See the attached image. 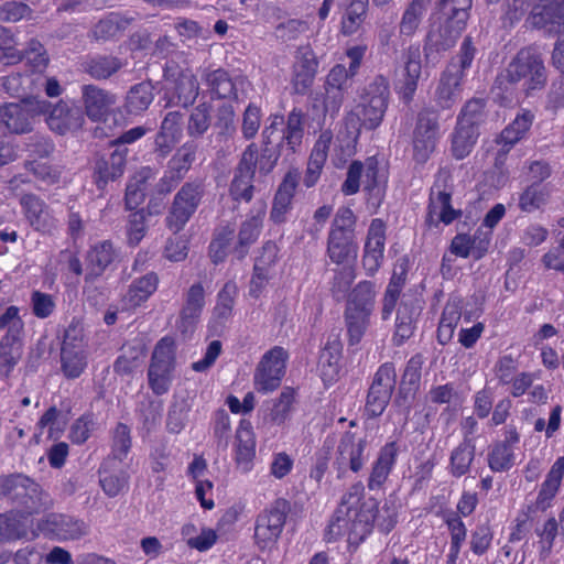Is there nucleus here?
Instances as JSON below:
<instances>
[{
  "mask_svg": "<svg viewBox=\"0 0 564 564\" xmlns=\"http://www.w3.org/2000/svg\"><path fill=\"white\" fill-rule=\"evenodd\" d=\"M364 491L362 482L358 481L343 496L340 507L335 511L327 527L326 535L329 541L347 534L350 543H358L371 532L373 522L384 533H389L394 528L397 513L393 509L384 506L372 516L355 508L362 498Z\"/></svg>",
  "mask_w": 564,
  "mask_h": 564,
  "instance_id": "obj_1",
  "label": "nucleus"
},
{
  "mask_svg": "<svg viewBox=\"0 0 564 564\" xmlns=\"http://www.w3.org/2000/svg\"><path fill=\"white\" fill-rule=\"evenodd\" d=\"M389 99V82L382 75H377L360 94L358 104L347 113L346 127L355 133L356 138L362 129L376 130L383 121Z\"/></svg>",
  "mask_w": 564,
  "mask_h": 564,
  "instance_id": "obj_2",
  "label": "nucleus"
},
{
  "mask_svg": "<svg viewBox=\"0 0 564 564\" xmlns=\"http://www.w3.org/2000/svg\"><path fill=\"white\" fill-rule=\"evenodd\" d=\"M476 54L469 36L465 37L456 58L441 73L434 91V101L441 109H451L459 100L465 72L471 66Z\"/></svg>",
  "mask_w": 564,
  "mask_h": 564,
  "instance_id": "obj_3",
  "label": "nucleus"
},
{
  "mask_svg": "<svg viewBox=\"0 0 564 564\" xmlns=\"http://www.w3.org/2000/svg\"><path fill=\"white\" fill-rule=\"evenodd\" d=\"M507 80L529 94L542 89L547 80L542 53L535 46L521 48L506 69Z\"/></svg>",
  "mask_w": 564,
  "mask_h": 564,
  "instance_id": "obj_4",
  "label": "nucleus"
},
{
  "mask_svg": "<svg viewBox=\"0 0 564 564\" xmlns=\"http://www.w3.org/2000/svg\"><path fill=\"white\" fill-rule=\"evenodd\" d=\"M7 498L21 516L40 513L52 506L41 486L23 474L8 475Z\"/></svg>",
  "mask_w": 564,
  "mask_h": 564,
  "instance_id": "obj_5",
  "label": "nucleus"
},
{
  "mask_svg": "<svg viewBox=\"0 0 564 564\" xmlns=\"http://www.w3.org/2000/svg\"><path fill=\"white\" fill-rule=\"evenodd\" d=\"M48 109V101L36 97L17 102L0 104V123L10 132L26 134L33 130L35 119Z\"/></svg>",
  "mask_w": 564,
  "mask_h": 564,
  "instance_id": "obj_6",
  "label": "nucleus"
},
{
  "mask_svg": "<svg viewBox=\"0 0 564 564\" xmlns=\"http://www.w3.org/2000/svg\"><path fill=\"white\" fill-rule=\"evenodd\" d=\"M0 329H7L0 339V367L9 375L23 354L24 323L17 306H9L0 315Z\"/></svg>",
  "mask_w": 564,
  "mask_h": 564,
  "instance_id": "obj_7",
  "label": "nucleus"
},
{
  "mask_svg": "<svg viewBox=\"0 0 564 564\" xmlns=\"http://www.w3.org/2000/svg\"><path fill=\"white\" fill-rule=\"evenodd\" d=\"M205 195L202 181L184 183L175 194L165 218L166 227L174 234L181 231L198 209Z\"/></svg>",
  "mask_w": 564,
  "mask_h": 564,
  "instance_id": "obj_8",
  "label": "nucleus"
},
{
  "mask_svg": "<svg viewBox=\"0 0 564 564\" xmlns=\"http://www.w3.org/2000/svg\"><path fill=\"white\" fill-rule=\"evenodd\" d=\"M452 176L448 170L441 169L430 192L429 212L426 223L429 226H438L452 224L457 219L462 212L454 209L451 205L452 200Z\"/></svg>",
  "mask_w": 564,
  "mask_h": 564,
  "instance_id": "obj_9",
  "label": "nucleus"
},
{
  "mask_svg": "<svg viewBox=\"0 0 564 564\" xmlns=\"http://www.w3.org/2000/svg\"><path fill=\"white\" fill-rule=\"evenodd\" d=\"M289 511V501L279 498L258 516L254 528V541L259 549H271L278 542Z\"/></svg>",
  "mask_w": 564,
  "mask_h": 564,
  "instance_id": "obj_10",
  "label": "nucleus"
},
{
  "mask_svg": "<svg viewBox=\"0 0 564 564\" xmlns=\"http://www.w3.org/2000/svg\"><path fill=\"white\" fill-rule=\"evenodd\" d=\"M174 362V341L164 337L155 345L148 370L149 386L155 394L169 391Z\"/></svg>",
  "mask_w": 564,
  "mask_h": 564,
  "instance_id": "obj_11",
  "label": "nucleus"
},
{
  "mask_svg": "<svg viewBox=\"0 0 564 564\" xmlns=\"http://www.w3.org/2000/svg\"><path fill=\"white\" fill-rule=\"evenodd\" d=\"M288 358V351L280 346H274L262 356L254 372L258 392L269 393L280 387Z\"/></svg>",
  "mask_w": 564,
  "mask_h": 564,
  "instance_id": "obj_12",
  "label": "nucleus"
},
{
  "mask_svg": "<svg viewBox=\"0 0 564 564\" xmlns=\"http://www.w3.org/2000/svg\"><path fill=\"white\" fill-rule=\"evenodd\" d=\"M464 29L446 18L433 22L424 40L423 52L425 61L427 63L437 62L444 52L451 50L456 44Z\"/></svg>",
  "mask_w": 564,
  "mask_h": 564,
  "instance_id": "obj_13",
  "label": "nucleus"
},
{
  "mask_svg": "<svg viewBox=\"0 0 564 564\" xmlns=\"http://www.w3.org/2000/svg\"><path fill=\"white\" fill-rule=\"evenodd\" d=\"M438 137V116L435 111L424 109L417 115L413 131V160L425 164L434 152Z\"/></svg>",
  "mask_w": 564,
  "mask_h": 564,
  "instance_id": "obj_14",
  "label": "nucleus"
},
{
  "mask_svg": "<svg viewBox=\"0 0 564 564\" xmlns=\"http://www.w3.org/2000/svg\"><path fill=\"white\" fill-rule=\"evenodd\" d=\"M395 382L394 365L392 362L381 365L375 373L367 395L366 412L369 416L377 417L383 413L395 388Z\"/></svg>",
  "mask_w": 564,
  "mask_h": 564,
  "instance_id": "obj_15",
  "label": "nucleus"
},
{
  "mask_svg": "<svg viewBox=\"0 0 564 564\" xmlns=\"http://www.w3.org/2000/svg\"><path fill=\"white\" fill-rule=\"evenodd\" d=\"M39 529L57 541H75L89 533L84 519L65 513H50L39 523Z\"/></svg>",
  "mask_w": 564,
  "mask_h": 564,
  "instance_id": "obj_16",
  "label": "nucleus"
},
{
  "mask_svg": "<svg viewBox=\"0 0 564 564\" xmlns=\"http://www.w3.org/2000/svg\"><path fill=\"white\" fill-rule=\"evenodd\" d=\"M127 148H116L109 154H96L93 160V181L99 191L120 178L127 164Z\"/></svg>",
  "mask_w": 564,
  "mask_h": 564,
  "instance_id": "obj_17",
  "label": "nucleus"
},
{
  "mask_svg": "<svg viewBox=\"0 0 564 564\" xmlns=\"http://www.w3.org/2000/svg\"><path fill=\"white\" fill-rule=\"evenodd\" d=\"M42 116H46L45 121L48 128L59 135L78 131L85 122L83 110L64 100L55 105L48 101V109Z\"/></svg>",
  "mask_w": 564,
  "mask_h": 564,
  "instance_id": "obj_18",
  "label": "nucleus"
},
{
  "mask_svg": "<svg viewBox=\"0 0 564 564\" xmlns=\"http://www.w3.org/2000/svg\"><path fill=\"white\" fill-rule=\"evenodd\" d=\"M205 306V290L202 283H194L184 294L176 328L184 338L189 337L199 323Z\"/></svg>",
  "mask_w": 564,
  "mask_h": 564,
  "instance_id": "obj_19",
  "label": "nucleus"
},
{
  "mask_svg": "<svg viewBox=\"0 0 564 564\" xmlns=\"http://www.w3.org/2000/svg\"><path fill=\"white\" fill-rule=\"evenodd\" d=\"M318 69V59L310 46H301L295 53L292 66L291 86L294 94L305 95L310 91Z\"/></svg>",
  "mask_w": 564,
  "mask_h": 564,
  "instance_id": "obj_20",
  "label": "nucleus"
},
{
  "mask_svg": "<svg viewBox=\"0 0 564 564\" xmlns=\"http://www.w3.org/2000/svg\"><path fill=\"white\" fill-rule=\"evenodd\" d=\"M386 243V224L379 218L371 220L368 228L362 267L367 275L372 276L381 267Z\"/></svg>",
  "mask_w": 564,
  "mask_h": 564,
  "instance_id": "obj_21",
  "label": "nucleus"
},
{
  "mask_svg": "<svg viewBox=\"0 0 564 564\" xmlns=\"http://www.w3.org/2000/svg\"><path fill=\"white\" fill-rule=\"evenodd\" d=\"M19 203L26 221L34 230L48 235L53 232L56 228V219L50 206L41 197L32 193L23 194Z\"/></svg>",
  "mask_w": 564,
  "mask_h": 564,
  "instance_id": "obj_22",
  "label": "nucleus"
},
{
  "mask_svg": "<svg viewBox=\"0 0 564 564\" xmlns=\"http://www.w3.org/2000/svg\"><path fill=\"white\" fill-rule=\"evenodd\" d=\"M367 445L366 438L346 432L337 446L336 463L339 468L349 467L354 473L360 471L369 456L366 453Z\"/></svg>",
  "mask_w": 564,
  "mask_h": 564,
  "instance_id": "obj_23",
  "label": "nucleus"
},
{
  "mask_svg": "<svg viewBox=\"0 0 564 564\" xmlns=\"http://www.w3.org/2000/svg\"><path fill=\"white\" fill-rule=\"evenodd\" d=\"M75 340H77V328L69 326L65 332L61 349L62 371L68 379L78 378L87 366V355L80 344L74 343Z\"/></svg>",
  "mask_w": 564,
  "mask_h": 564,
  "instance_id": "obj_24",
  "label": "nucleus"
},
{
  "mask_svg": "<svg viewBox=\"0 0 564 564\" xmlns=\"http://www.w3.org/2000/svg\"><path fill=\"white\" fill-rule=\"evenodd\" d=\"M164 78L173 82L178 105L186 108L194 104L199 93V85L191 69H181L175 63L167 64L164 68Z\"/></svg>",
  "mask_w": 564,
  "mask_h": 564,
  "instance_id": "obj_25",
  "label": "nucleus"
},
{
  "mask_svg": "<svg viewBox=\"0 0 564 564\" xmlns=\"http://www.w3.org/2000/svg\"><path fill=\"white\" fill-rule=\"evenodd\" d=\"M254 178L256 172L251 169V155H240L229 185V195L232 200L251 202L256 191Z\"/></svg>",
  "mask_w": 564,
  "mask_h": 564,
  "instance_id": "obj_26",
  "label": "nucleus"
},
{
  "mask_svg": "<svg viewBox=\"0 0 564 564\" xmlns=\"http://www.w3.org/2000/svg\"><path fill=\"white\" fill-rule=\"evenodd\" d=\"M82 100L87 117L93 121H99L109 113L117 102V97L109 90L88 84L82 87Z\"/></svg>",
  "mask_w": 564,
  "mask_h": 564,
  "instance_id": "obj_27",
  "label": "nucleus"
},
{
  "mask_svg": "<svg viewBox=\"0 0 564 564\" xmlns=\"http://www.w3.org/2000/svg\"><path fill=\"white\" fill-rule=\"evenodd\" d=\"M264 217L265 205L261 204L259 207L251 209L250 215L241 223L238 232V242L234 249L239 260L247 256L249 248L258 240L263 227Z\"/></svg>",
  "mask_w": 564,
  "mask_h": 564,
  "instance_id": "obj_28",
  "label": "nucleus"
},
{
  "mask_svg": "<svg viewBox=\"0 0 564 564\" xmlns=\"http://www.w3.org/2000/svg\"><path fill=\"white\" fill-rule=\"evenodd\" d=\"M402 78L400 80L399 94L406 102L413 99L417 83L422 74L421 50L419 45H410L405 51Z\"/></svg>",
  "mask_w": 564,
  "mask_h": 564,
  "instance_id": "obj_29",
  "label": "nucleus"
},
{
  "mask_svg": "<svg viewBox=\"0 0 564 564\" xmlns=\"http://www.w3.org/2000/svg\"><path fill=\"white\" fill-rule=\"evenodd\" d=\"M399 448L395 442L387 443L380 449L368 479V488L370 490L381 488L387 481L395 464Z\"/></svg>",
  "mask_w": 564,
  "mask_h": 564,
  "instance_id": "obj_30",
  "label": "nucleus"
},
{
  "mask_svg": "<svg viewBox=\"0 0 564 564\" xmlns=\"http://www.w3.org/2000/svg\"><path fill=\"white\" fill-rule=\"evenodd\" d=\"M297 186L295 174L289 172L282 183L279 185L274 195L270 219L275 224H283L286 220V214L292 207V200Z\"/></svg>",
  "mask_w": 564,
  "mask_h": 564,
  "instance_id": "obj_31",
  "label": "nucleus"
},
{
  "mask_svg": "<svg viewBox=\"0 0 564 564\" xmlns=\"http://www.w3.org/2000/svg\"><path fill=\"white\" fill-rule=\"evenodd\" d=\"M159 275L155 272L134 279L123 295V304L126 308H135L145 303L159 286Z\"/></svg>",
  "mask_w": 564,
  "mask_h": 564,
  "instance_id": "obj_32",
  "label": "nucleus"
},
{
  "mask_svg": "<svg viewBox=\"0 0 564 564\" xmlns=\"http://www.w3.org/2000/svg\"><path fill=\"white\" fill-rule=\"evenodd\" d=\"M332 140V132L323 131L319 134L317 141L315 142L308 159L307 169L303 180V183L306 187L314 186L318 181L322 169L327 160Z\"/></svg>",
  "mask_w": 564,
  "mask_h": 564,
  "instance_id": "obj_33",
  "label": "nucleus"
},
{
  "mask_svg": "<svg viewBox=\"0 0 564 564\" xmlns=\"http://www.w3.org/2000/svg\"><path fill=\"white\" fill-rule=\"evenodd\" d=\"M126 62L111 54L88 56L83 63V69L95 80H107L119 73Z\"/></svg>",
  "mask_w": 564,
  "mask_h": 564,
  "instance_id": "obj_34",
  "label": "nucleus"
},
{
  "mask_svg": "<svg viewBox=\"0 0 564 564\" xmlns=\"http://www.w3.org/2000/svg\"><path fill=\"white\" fill-rule=\"evenodd\" d=\"M532 24L550 34H558L564 30V0H551L532 15Z\"/></svg>",
  "mask_w": 564,
  "mask_h": 564,
  "instance_id": "obj_35",
  "label": "nucleus"
},
{
  "mask_svg": "<svg viewBox=\"0 0 564 564\" xmlns=\"http://www.w3.org/2000/svg\"><path fill=\"white\" fill-rule=\"evenodd\" d=\"M203 80L213 98L238 99L237 79H234L226 69L205 70Z\"/></svg>",
  "mask_w": 564,
  "mask_h": 564,
  "instance_id": "obj_36",
  "label": "nucleus"
},
{
  "mask_svg": "<svg viewBox=\"0 0 564 564\" xmlns=\"http://www.w3.org/2000/svg\"><path fill=\"white\" fill-rule=\"evenodd\" d=\"M564 475V457H558L549 470L535 499V507L541 512L546 511L555 498Z\"/></svg>",
  "mask_w": 564,
  "mask_h": 564,
  "instance_id": "obj_37",
  "label": "nucleus"
},
{
  "mask_svg": "<svg viewBox=\"0 0 564 564\" xmlns=\"http://www.w3.org/2000/svg\"><path fill=\"white\" fill-rule=\"evenodd\" d=\"M357 252L356 237L328 232L326 253L333 263H348L357 258Z\"/></svg>",
  "mask_w": 564,
  "mask_h": 564,
  "instance_id": "obj_38",
  "label": "nucleus"
},
{
  "mask_svg": "<svg viewBox=\"0 0 564 564\" xmlns=\"http://www.w3.org/2000/svg\"><path fill=\"white\" fill-rule=\"evenodd\" d=\"M154 87L151 82L133 85L127 93L124 109L129 115L143 113L154 99Z\"/></svg>",
  "mask_w": 564,
  "mask_h": 564,
  "instance_id": "obj_39",
  "label": "nucleus"
},
{
  "mask_svg": "<svg viewBox=\"0 0 564 564\" xmlns=\"http://www.w3.org/2000/svg\"><path fill=\"white\" fill-rule=\"evenodd\" d=\"M115 250L112 243L102 241L96 245L87 254L88 271L86 281H93L100 276L106 268L113 261Z\"/></svg>",
  "mask_w": 564,
  "mask_h": 564,
  "instance_id": "obj_40",
  "label": "nucleus"
},
{
  "mask_svg": "<svg viewBox=\"0 0 564 564\" xmlns=\"http://www.w3.org/2000/svg\"><path fill=\"white\" fill-rule=\"evenodd\" d=\"M251 155V169L256 172L257 169L259 174L268 175L274 166L280 158V149L278 147H261L259 150L256 143H250L243 150L241 155Z\"/></svg>",
  "mask_w": 564,
  "mask_h": 564,
  "instance_id": "obj_41",
  "label": "nucleus"
},
{
  "mask_svg": "<svg viewBox=\"0 0 564 564\" xmlns=\"http://www.w3.org/2000/svg\"><path fill=\"white\" fill-rule=\"evenodd\" d=\"M153 177V170L149 166H144L141 167L128 182L124 195V204L127 209L133 210L144 202L145 184Z\"/></svg>",
  "mask_w": 564,
  "mask_h": 564,
  "instance_id": "obj_42",
  "label": "nucleus"
},
{
  "mask_svg": "<svg viewBox=\"0 0 564 564\" xmlns=\"http://www.w3.org/2000/svg\"><path fill=\"white\" fill-rule=\"evenodd\" d=\"M419 313L409 303L402 302L397 311L395 332L393 341L397 346L402 345L414 333L415 322Z\"/></svg>",
  "mask_w": 564,
  "mask_h": 564,
  "instance_id": "obj_43",
  "label": "nucleus"
},
{
  "mask_svg": "<svg viewBox=\"0 0 564 564\" xmlns=\"http://www.w3.org/2000/svg\"><path fill=\"white\" fill-rule=\"evenodd\" d=\"M533 119L534 115L529 110L519 113L513 121L501 131L498 142L507 147L508 151L525 135L532 126Z\"/></svg>",
  "mask_w": 564,
  "mask_h": 564,
  "instance_id": "obj_44",
  "label": "nucleus"
},
{
  "mask_svg": "<svg viewBox=\"0 0 564 564\" xmlns=\"http://www.w3.org/2000/svg\"><path fill=\"white\" fill-rule=\"evenodd\" d=\"M305 118V113L300 108H293L288 115L281 142H285L292 152H295L302 143Z\"/></svg>",
  "mask_w": 564,
  "mask_h": 564,
  "instance_id": "obj_45",
  "label": "nucleus"
},
{
  "mask_svg": "<svg viewBox=\"0 0 564 564\" xmlns=\"http://www.w3.org/2000/svg\"><path fill=\"white\" fill-rule=\"evenodd\" d=\"M475 458V445L471 440L464 438V441L456 446L449 457V473L454 477H462L466 475Z\"/></svg>",
  "mask_w": 564,
  "mask_h": 564,
  "instance_id": "obj_46",
  "label": "nucleus"
},
{
  "mask_svg": "<svg viewBox=\"0 0 564 564\" xmlns=\"http://www.w3.org/2000/svg\"><path fill=\"white\" fill-rule=\"evenodd\" d=\"M341 356V346L338 341L327 343L321 352L318 367L322 379L325 382H333L339 373V360Z\"/></svg>",
  "mask_w": 564,
  "mask_h": 564,
  "instance_id": "obj_47",
  "label": "nucleus"
},
{
  "mask_svg": "<svg viewBox=\"0 0 564 564\" xmlns=\"http://www.w3.org/2000/svg\"><path fill=\"white\" fill-rule=\"evenodd\" d=\"M478 135L479 132L476 128H469L457 122L452 138L453 155L457 160L466 158L476 144Z\"/></svg>",
  "mask_w": 564,
  "mask_h": 564,
  "instance_id": "obj_48",
  "label": "nucleus"
},
{
  "mask_svg": "<svg viewBox=\"0 0 564 564\" xmlns=\"http://www.w3.org/2000/svg\"><path fill=\"white\" fill-rule=\"evenodd\" d=\"M430 2L431 0H412L409 3L399 24L400 34L411 36L416 32Z\"/></svg>",
  "mask_w": 564,
  "mask_h": 564,
  "instance_id": "obj_49",
  "label": "nucleus"
},
{
  "mask_svg": "<svg viewBox=\"0 0 564 564\" xmlns=\"http://www.w3.org/2000/svg\"><path fill=\"white\" fill-rule=\"evenodd\" d=\"M20 59H25L28 66L35 73H44L50 64V55L45 46L37 39H30L24 50L20 53Z\"/></svg>",
  "mask_w": 564,
  "mask_h": 564,
  "instance_id": "obj_50",
  "label": "nucleus"
},
{
  "mask_svg": "<svg viewBox=\"0 0 564 564\" xmlns=\"http://www.w3.org/2000/svg\"><path fill=\"white\" fill-rule=\"evenodd\" d=\"M197 145L194 142H185L170 159L167 169L176 178L183 180L196 159Z\"/></svg>",
  "mask_w": 564,
  "mask_h": 564,
  "instance_id": "obj_51",
  "label": "nucleus"
},
{
  "mask_svg": "<svg viewBox=\"0 0 564 564\" xmlns=\"http://www.w3.org/2000/svg\"><path fill=\"white\" fill-rule=\"evenodd\" d=\"M375 284L370 281L359 282L349 294L346 307L372 313L375 305Z\"/></svg>",
  "mask_w": 564,
  "mask_h": 564,
  "instance_id": "obj_52",
  "label": "nucleus"
},
{
  "mask_svg": "<svg viewBox=\"0 0 564 564\" xmlns=\"http://www.w3.org/2000/svg\"><path fill=\"white\" fill-rule=\"evenodd\" d=\"M295 391L292 388H284L279 398L272 402L269 413L265 416L273 425H282L289 419L294 402Z\"/></svg>",
  "mask_w": 564,
  "mask_h": 564,
  "instance_id": "obj_53",
  "label": "nucleus"
},
{
  "mask_svg": "<svg viewBox=\"0 0 564 564\" xmlns=\"http://www.w3.org/2000/svg\"><path fill=\"white\" fill-rule=\"evenodd\" d=\"M370 315L371 313L365 311L346 307L345 322L350 345H356L361 340L369 326Z\"/></svg>",
  "mask_w": 564,
  "mask_h": 564,
  "instance_id": "obj_54",
  "label": "nucleus"
},
{
  "mask_svg": "<svg viewBox=\"0 0 564 564\" xmlns=\"http://www.w3.org/2000/svg\"><path fill=\"white\" fill-rule=\"evenodd\" d=\"M487 102L484 98H471L463 106L457 122L469 128H476L486 120Z\"/></svg>",
  "mask_w": 564,
  "mask_h": 564,
  "instance_id": "obj_55",
  "label": "nucleus"
},
{
  "mask_svg": "<svg viewBox=\"0 0 564 564\" xmlns=\"http://www.w3.org/2000/svg\"><path fill=\"white\" fill-rule=\"evenodd\" d=\"M110 463L111 460H108L101 465L99 469V482L104 492L108 497L113 498L124 490L128 485L129 476L124 470L121 469L116 473H109L107 470V465Z\"/></svg>",
  "mask_w": 564,
  "mask_h": 564,
  "instance_id": "obj_56",
  "label": "nucleus"
},
{
  "mask_svg": "<svg viewBox=\"0 0 564 564\" xmlns=\"http://www.w3.org/2000/svg\"><path fill=\"white\" fill-rule=\"evenodd\" d=\"M237 440V454L236 460L238 464L250 463L254 456L256 442L251 425L247 421H241L236 434Z\"/></svg>",
  "mask_w": 564,
  "mask_h": 564,
  "instance_id": "obj_57",
  "label": "nucleus"
},
{
  "mask_svg": "<svg viewBox=\"0 0 564 564\" xmlns=\"http://www.w3.org/2000/svg\"><path fill=\"white\" fill-rule=\"evenodd\" d=\"M346 14L341 21V31L346 35L354 34L361 26L367 9V0H352L347 6Z\"/></svg>",
  "mask_w": 564,
  "mask_h": 564,
  "instance_id": "obj_58",
  "label": "nucleus"
},
{
  "mask_svg": "<svg viewBox=\"0 0 564 564\" xmlns=\"http://www.w3.org/2000/svg\"><path fill=\"white\" fill-rule=\"evenodd\" d=\"M237 294L238 288L236 283L231 281L225 283L217 295V303L213 311V315L217 321L226 322L231 316Z\"/></svg>",
  "mask_w": 564,
  "mask_h": 564,
  "instance_id": "obj_59",
  "label": "nucleus"
},
{
  "mask_svg": "<svg viewBox=\"0 0 564 564\" xmlns=\"http://www.w3.org/2000/svg\"><path fill=\"white\" fill-rule=\"evenodd\" d=\"M210 111L212 106L207 102H200L193 108L187 122L189 137L199 138L208 130L212 121Z\"/></svg>",
  "mask_w": 564,
  "mask_h": 564,
  "instance_id": "obj_60",
  "label": "nucleus"
},
{
  "mask_svg": "<svg viewBox=\"0 0 564 564\" xmlns=\"http://www.w3.org/2000/svg\"><path fill=\"white\" fill-rule=\"evenodd\" d=\"M143 357V349L141 346L123 345L122 354L117 358L113 370L119 375H129L140 364V359Z\"/></svg>",
  "mask_w": 564,
  "mask_h": 564,
  "instance_id": "obj_61",
  "label": "nucleus"
},
{
  "mask_svg": "<svg viewBox=\"0 0 564 564\" xmlns=\"http://www.w3.org/2000/svg\"><path fill=\"white\" fill-rule=\"evenodd\" d=\"M547 192L539 184L528 186L519 197V207L522 212L531 213L546 203Z\"/></svg>",
  "mask_w": 564,
  "mask_h": 564,
  "instance_id": "obj_62",
  "label": "nucleus"
},
{
  "mask_svg": "<svg viewBox=\"0 0 564 564\" xmlns=\"http://www.w3.org/2000/svg\"><path fill=\"white\" fill-rule=\"evenodd\" d=\"M443 17L451 19V21L466 26L469 18V9L471 8V0H448L447 2H438Z\"/></svg>",
  "mask_w": 564,
  "mask_h": 564,
  "instance_id": "obj_63",
  "label": "nucleus"
},
{
  "mask_svg": "<svg viewBox=\"0 0 564 564\" xmlns=\"http://www.w3.org/2000/svg\"><path fill=\"white\" fill-rule=\"evenodd\" d=\"M356 223L357 217L351 208L341 206L335 214L329 232L356 237Z\"/></svg>",
  "mask_w": 564,
  "mask_h": 564,
  "instance_id": "obj_64",
  "label": "nucleus"
}]
</instances>
